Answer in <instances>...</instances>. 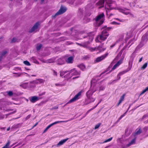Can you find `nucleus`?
Returning a JSON list of instances; mask_svg holds the SVG:
<instances>
[{"label": "nucleus", "instance_id": "49", "mask_svg": "<svg viewBox=\"0 0 148 148\" xmlns=\"http://www.w3.org/2000/svg\"><path fill=\"white\" fill-rule=\"evenodd\" d=\"M103 21L101 20L100 21V22L99 23L100 25H101L103 23Z\"/></svg>", "mask_w": 148, "mask_h": 148}, {"label": "nucleus", "instance_id": "60", "mask_svg": "<svg viewBox=\"0 0 148 148\" xmlns=\"http://www.w3.org/2000/svg\"><path fill=\"white\" fill-rule=\"evenodd\" d=\"M12 110H12L10 109H8L7 110V111H12Z\"/></svg>", "mask_w": 148, "mask_h": 148}, {"label": "nucleus", "instance_id": "3", "mask_svg": "<svg viewBox=\"0 0 148 148\" xmlns=\"http://www.w3.org/2000/svg\"><path fill=\"white\" fill-rule=\"evenodd\" d=\"M82 92V91L79 92L77 94L75 95V96L71 99L68 103H70L78 100L79 98V97L81 95Z\"/></svg>", "mask_w": 148, "mask_h": 148}, {"label": "nucleus", "instance_id": "18", "mask_svg": "<svg viewBox=\"0 0 148 148\" xmlns=\"http://www.w3.org/2000/svg\"><path fill=\"white\" fill-rule=\"evenodd\" d=\"M125 94H123L122 96L121 97L119 101V102L118 103V104H117L116 106H119L121 103L122 102V101H123L125 96Z\"/></svg>", "mask_w": 148, "mask_h": 148}, {"label": "nucleus", "instance_id": "50", "mask_svg": "<svg viewBox=\"0 0 148 148\" xmlns=\"http://www.w3.org/2000/svg\"><path fill=\"white\" fill-rule=\"evenodd\" d=\"M55 85L56 86H60L61 85V84H55Z\"/></svg>", "mask_w": 148, "mask_h": 148}, {"label": "nucleus", "instance_id": "47", "mask_svg": "<svg viewBox=\"0 0 148 148\" xmlns=\"http://www.w3.org/2000/svg\"><path fill=\"white\" fill-rule=\"evenodd\" d=\"M48 129L46 127V128L44 130V131L43 132V133H44Z\"/></svg>", "mask_w": 148, "mask_h": 148}, {"label": "nucleus", "instance_id": "30", "mask_svg": "<svg viewBox=\"0 0 148 148\" xmlns=\"http://www.w3.org/2000/svg\"><path fill=\"white\" fill-rule=\"evenodd\" d=\"M147 63H145L141 67V69H145L147 66Z\"/></svg>", "mask_w": 148, "mask_h": 148}, {"label": "nucleus", "instance_id": "1", "mask_svg": "<svg viewBox=\"0 0 148 148\" xmlns=\"http://www.w3.org/2000/svg\"><path fill=\"white\" fill-rule=\"evenodd\" d=\"M109 36V34L106 30L102 31L100 34L98 35L95 39L97 42H101L106 40Z\"/></svg>", "mask_w": 148, "mask_h": 148}, {"label": "nucleus", "instance_id": "34", "mask_svg": "<svg viewBox=\"0 0 148 148\" xmlns=\"http://www.w3.org/2000/svg\"><path fill=\"white\" fill-rule=\"evenodd\" d=\"M101 124V123H99L98 124L96 125L95 126V129H96L98 128L100 126Z\"/></svg>", "mask_w": 148, "mask_h": 148}, {"label": "nucleus", "instance_id": "29", "mask_svg": "<svg viewBox=\"0 0 148 148\" xmlns=\"http://www.w3.org/2000/svg\"><path fill=\"white\" fill-rule=\"evenodd\" d=\"M127 112H125L124 113L123 115H121L120 117L119 118L118 121H119L120 120H121L122 118L123 117H124V116H125V115H126V113Z\"/></svg>", "mask_w": 148, "mask_h": 148}, {"label": "nucleus", "instance_id": "4", "mask_svg": "<svg viewBox=\"0 0 148 148\" xmlns=\"http://www.w3.org/2000/svg\"><path fill=\"white\" fill-rule=\"evenodd\" d=\"M91 87L90 89L86 93V95L88 97L90 95H92L93 93L96 90V89L95 88V87L93 86L92 87L91 84Z\"/></svg>", "mask_w": 148, "mask_h": 148}, {"label": "nucleus", "instance_id": "36", "mask_svg": "<svg viewBox=\"0 0 148 148\" xmlns=\"http://www.w3.org/2000/svg\"><path fill=\"white\" fill-rule=\"evenodd\" d=\"M7 53V51H3L2 52L1 54V56H2V57H3L4 55H5V54H6Z\"/></svg>", "mask_w": 148, "mask_h": 148}, {"label": "nucleus", "instance_id": "26", "mask_svg": "<svg viewBox=\"0 0 148 148\" xmlns=\"http://www.w3.org/2000/svg\"><path fill=\"white\" fill-rule=\"evenodd\" d=\"M78 66L82 71H84L85 69V66L83 64H81L78 65Z\"/></svg>", "mask_w": 148, "mask_h": 148}, {"label": "nucleus", "instance_id": "54", "mask_svg": "<svg viewBox=\"0 0 148 148\" xmlns=\"http://www.w3.org/2000/svg\"><path fill=\"white\" fill-rule=\"evenodd\" d=\"M38 124V122L36 123V124L33 126V127H34L36 126Z\"/></svg>", "mask_w": 148, "mask_h": 148}, {"label": "nucleus", "instance_id": "53", "mask_svg": "<svg viewBox=\"0 0 148 148\" xmlns=\"http://www.w3.org/2000/svg\"><path fill=\"white\" fill-rule=\"evenodd\" d=\"M104 89V88L103 87H100V90H103Z\"/></svg>", "mask_w": 148, "mask_h": 148}, {"label": "nucleus", "instance_id": "17", "mask_svg": "<svg viewBox=\"0 0 148 148\" xmlns=\"http://www.w3.org/2000/svg\"><path fill=\"white\" fill-rule=\"evenodd\" d=\"M136 138L135 137L130 142L126 145V147H128L131 145L134 144L135 143Z\"/></svg>", "mask_w": 148, "mask_h": 148}, {"label": "nucleus", "instance_id": "16", "mask_svg": "<svg viewBox=\"0 0 148 148\" xmlns=\"http://www.w3.org/2000/svg\"><path fill=\"white\" fill-rule=\"evenodd\" d=\"M57 64L58 65H62L65 63V60L64 58H60L57 60Z\"/></svg>", "mask_w": 148, "mask_h": 148}, {"label": "nucleus", "instance_id": "52", "mask_svg": "<svg viewBox=\"0 0 148 148\" xmlns=\"http://www.w3.org/2000/svg\"><path fill=\"white\" fill-rule=\"evenodd\" d=\"M77 44L78 45H79L80 46H82V47H84V45H82L81 44H80V43H77Z\"/></svg>", "mask_w": 148, "mask_h": 148}, {"label": "nucleus", "instance_id": "55", "mask_svg": "<svg viewBox=\"0 0 148 148\" xmlns=\"http://www.w3.org/2000/svg\"><path fill=\"white\" fill-rule=\"evenodd\" d=\"M16 110H15L13 112H12L11 113V114H14V113H15V112H16Z\"/></svg>", "mask_w": 148, "mask_h": 148}, {"label": "nucleus", "instance_id": "33", "mask_svg": "<svg viewBox=\"0 0 148 148\" xmlns=\"http://www.w3.org/2000/svg\"><path fill=\"white\" fill-rule=\"evenodd\" d=\"M24 63L27 65V66H30V63L27 61V60H26V61H24Z\"/></svg>", "mask_w": 148, "mask_h": 148}, {"label": "nucleus", "instance_id": "14", "mask_svg": "<svg viewBox=\"0 0 148 148\" xmlns=\"http://www.w3.org/2000/svg\"><path fill=\"white\" fill-rule=\"evenodd\" d=\"M67 121H55V122L51 123V124L49 125H48L47 127L48 129H49L52 126H53V125H54L56 124H58V123H62V122H67Z\"/></svg>", "mask_w": 148, "mask_h": 148}, {"label": "nucleus", "instance_id": "38", "mask_svg": "<svg viewBox=\"0 0 148 148\" xmlns=\"http://www.w3.org/2000/svg\"><path fill=\"white\" fill-rule=\"evenodd\" d=\"M112 24L114 25H119L120 24V23H117L115 21H113L112 22Z\"/></svg>", "mask_w": 148, "mask_h": 148}, {"label": "nucleus", "instance_id": "28", "mask_svg": "<svg viewBox=\"0 0 148 148\" xmlns=\"http://www.w3.org/2000/svg\"><path fill=\"white\" fill-rule=\"evenodd\" d=\"M42 45L41 44L38 45L36 47V49L37 50H39L41 48Z\"/></svg>", "mask_w": 148, "mask_h": 148}, {"label": "nucleus", "instance_id": "25", "mask_svg": "<svg viewBox=\"0 0 148 148\" xmlns=\"http://www.w3.org/2000/svg\"><path fill=\"white\" fill-rule=\"evenodd\" d=\"M10 140H8V142L5 145V146H4V147H3L2 148H10L9 147V145L10 144Z\"/></svg>", "mask_w": 148, "mask_h": 148}, {"label": "nucleus", "instance_id": "57", "mask_svg": "<svg viewBox=\"0 0 148 148\" xmlns=\"http://www.w3.org/2000/svg\"><path fill=\"white\" fill-rule=\"evenodd\" d=\"M142 57L139 60V62H141L142 61Z\"/></svg>", "mask_w": 148, "mask_h": 148}, {"label": "nucleus", "instance_id": "20", "mask_svg": "<svg viewBox=\"0 0 148 148\" xmlns=\"http://www.w3.org/2000/svg\"><path fill=\"white\" fill-rule=\"evenodd\" d=\"M69 139L68 138H66L64 139H63L62 140H61L58 143V145H63L64 143L67 140Z\"/></svg>", "mask_w": 148, "mask_h": 148}, {"label": "nucleus", "instance_id": "2", "mask_svg": "<svg viewBox=\"0 0 148 148\" xmlns=\"http://www.w3.org/2000/svg\"><path fill=\"white\" fill-rule=\"evenodd\" d=\"M108 53L107 52L105 54L96 58L95 62V63L99 62L104 60L108 56Z\"/></svg>", "mask_w": 148, "mask_h": 148}, {"label": "nucleus", "instance_id": "51", "mask_svg": "<svg viewBox=\"0 0 148 148\" xmlns=\"http://www.w3.org/2000/svg\"><path fill=\"white\" fill-rule=\"evenodd\" d=\"M90 111L89 110H88L87 112H86V114L85 116H86L87 114H88V113L90 112Z\"/></svg>", "mask_w": 148, "mask_h": 148}, {"label": "nucleus", "instance_id": "58", "mask_svg": "<svg viewBox=\"0 0 148 148\" xmlns=\"http://www.w3.org/2000/svg\"><path fill=\"white\" fill-rule=\"evenodd\" d=\"M79 77V76H77V77H73V79H75L76 78H77L78 77Z\"/></svg>", "mask_w": 148, "mask_h": 148}, {"label": "nucleus", "instance_id": "44", "mask_svg": "<svg viewBox=\"0 0 148 148\" xmlns=\"http://www.w3.org/2000/svg\"><path fill=\"white\" fill-rule=\"evenodd\" d=\"M99 103H98L95 106L93 107V108H91L89 110L90 111H91L92 110H93L94 109H95V108H96V107L97 106V105H98Z\"/></svg>", "mask_w": 148, "mask_h": 148}, {"label": "nucleus", "instance_id": "62", "mask_svg": "<svg viewBox=\"0 0 148 148\" xmlns=\"http://www.w3.org/2000/svg\"><path fill=\"white\" fill-rule=\"evenodd\" d=\"M45 0H41V2L42 3H43L44 1Z\"/></svg>", "mask_w": 148, "mask_h": 148}, {"label": "nucleus", "instance_id": "64", "mask_svg": "<svg viewBox=\"0 0 148 148\" xmlns=\"http://www.w3.org/2000/svg\"><path fill=\"white\" fill-rule=\"evenodd\" d=\"M132 40H130L129 41V42L128 43H130L131 42V41H132Z\"/></svg>", "mask_w": 148, "mask_h": 148}, {"label": "nucleus", "instance_id": "23", "mask_svg": "<svg viewBox=\"0 0 148 148\" xmlns=\"http://www.w3.org/2000/svg\"><path fill=\"white\" fill-rule=\"evenodd\" d=\"M68 72H69V71H60V77H62L65 75L66 73H68Z\"/></svg>", "mask_w": 148, "mask_h": 148}, {"label": "nucleus", "instance_id": "19", "mask_svg": "<svg viewBox=\"0 0 148 148\" xmlns=\"http://www.w3.org/2000/svg\"><path fill=\"white\" fill-rule=\"evenodd\" d=\"M68 73H67L66 75H65L64 76V77L66 78L67 79H69L71 78L72 77V75L71 74V73L69 71V72Z\"/></svg>", "mask_w": 148, "mask_h": 148}, {"label": "nucleus", "instance_id": "43", "mask_svg": "<svg viewBox=\"0 0 148 148\" xmlns=\"http://www.w3.org/2000/svg\"><path fill=\"white\" fill-rule=\"evenodd\" d=\"M45 93H46L45 92H43L42 93H41L39 94V96H40L44 95H45Z\"/></svg>", "mask_w": 148, "mask_h": 148}, {"label": "nucleus", "instance_id": "40", "mask_svg": "<svg viewBox=\"0 0 148 148\" xmlns=\"http://www.w3.org/2000/svg\"><path fill=\"white\" fill-rule=\"evenodd\" d=\"M115 19H116V20H117V21H120V22H123V20L121 19H119V18H116Z\"/></svg>", "mask_w": 148, "mask_h": 148}, {"label": "nucleus", "instance_id": "5", "mask_svg": "<svg viewBox=\"0 0 148 148\" xmlns=\"http://www.w3.org/2000/svg\"><path fill=\"white\" fill-rule=\"evenodd\" d=\"M66 10V9L61 6L59 11L56 13L55 15L53 16L54 17L58 15L62 14L65 12Z\"/></svg>", "mask_w": 148, "mask_h": 148}, {"label": "nucleus", "instance_id": "61", "mask_svg": "<svg viewBox=\"0 0 148 148\" xmlns=\"http://www.w3.org/2000/svg\"><path fill=\"white\" fill-rule=\"evenodd\" d=\"M107 71H105L104 72H103V73H102L101 74V75H102V74H103V73H105V72H106Z\"/></svg>", "mask_w": 148, "mask_h": 148}, {"label": "nucleus", "instance_id": "22", "mask_svg": "<svg viewBox=\"0 0 148 148\" xmlns=\"http://www.w3.org/2000/svg\"><path fill=\"white\" fill-rule=\"evenodd\" d=\"M20 86L24 88H26L28 87V83H23L20 85Z\"/></svg>", "mask_w": 148, "mask_h": 148}, {"label": "nucleus", "instance_id": "31", "mask_svg": "<svg viewBox=\"0 0 148 148\" xmlns=\"http://www.w3.org/2000/svg\"><path fill=\"white\" fill-rule=\"evenodd\" d=\"M148 90V89L147 87H146L145 89L143 90L141 93H140V95H141L144 93L145 92H146Z\"/></svg>", "mask_w": 148, "mask_h": 148}, {"label": "nucleus", "instance_id": "8", "mask_svg": "<svg viewBox=\"0 0 148 148\" xmlns=\"http://www.w3.org/2000/svg\"><path fill=\"white\" fill-rule=\"evenodd\" d=\"M142 132V130L140 127H138L136 129L134 133L132 134L135 137L136 135L140 134Z\"/></svg>", "mask_w": 148, "mask_h": 148}, {"label": "nucleus", "instance_id": "6", "mask_svg": "<svg viewBox=\"0 0 148 148\" xmlns=\"http://www.w3.org/2000/svg\"><path fill=\"white\" fill-rule=\"evenodd\" d=\"M69 71L72 77L74 75H79L80 74V72L77 71L75 68Z\"/></svg>", "mask_w": 148, "mask_h": 148}, {"label": "nucleus", "instance_id": "63", "mask_svg": "<svg viewBox=\"0 0 148 148\" xmlns=\"http://www.w3.org/2000/svg\"><path fill=\"white\" fill-rule=\"evenodd\" d=\"M10 128H8L7 129V130L8 131L10 130Z\"/></svg>", "mask_w": 148, "mask_h": 148}, {"label": "nucleus", "instance_id": "21", "mask_svg": "<svg viewBox=\"0 0 148 148\" xmlns=\"http://www.w3.org/2000/svg\"><path fill=\"white\" fill-rule=\"evenodd\" d=\"M45 82V80L41 79H37L36 83L37 84H41L44 83Z\"/></svg>", "mask_w": 148, "mask_h": 148}, {"label": "nucleus", "instance_id": "45", "mask_svg": "<svg viewBox=\"0 0 148 148\" xmlns=\"http://www.w3.org/2000/svg\"><path fill=\"white\" fill-rule=\"evenodd\" d=\"M96 48H90V50L91 51H94L95 50Z\"/></svg>", "mask_w": 148, "mask_h": 148}, {"label": "nucleus", "instance_id": "59", "mask_svg": "<svg viewBox=\"0 0 148 148\" xmlns=\"http://www.w3.org/2000/svg\"><path fill=\"white\" fill-rule=\"evenodd\" d=\"M147 116L146 115H144L143 116L142 118H143V119H144L145 118V117Z\"/></svg>", "mask_w": 148, "mask_h": 148}, {"label": "nucleus", "instance_id": "9", "mask_svg": "<svg viewBox=\"0 0 148 148\" xmlns=\"http://www.w3.org/2000/svg\"><path fill=\"white\" fill-rule=\"evenodd\" d=\"M42 98L40 97L38 98L36 96H34L31 97V98L29 99V100L32 103H34L39 99Z\"/></svg>", "mask_w": 148, "mask_h": 148}, {"label": "nucleus", "instance_id": "37", "mask_svg": "<svg viewBox=\"0 0 148 148\" xmlns=\"http://www.w3.org/2000/svg\"><path fill=\"white\" fill-rule=\"evenodd\" d=\"M8 95L9 96H12L13 95V93L12 91H9L7 92Z\"/></svg>", "mask_w": 148, "mask_h": 148}, {"label": "nucleus", "instance_id": "39", "mask_svg": "<svg viewBox=\"0 0 148 148\" xmlns=\"http://www.w3.org/2000/svg\"><path fill=\"white\" fill-rule=\"evenodd\" d=\"M16 38H14L12 39L11 42H15L16 41Z\"/></svg>", "mask_w": 148, "mask_h": 148}, {"label": "nucleus", "instance_id": "35", "mask_svg": "<svg viewBox=\"0 0 148 148\" xmlns=\"http://www.w3.org/2000/svg\"><path fill=\"white\" fill-rule=\"evenodd\" d=\"M112 137L110 138H108V139L106 140L105 141H104V143H105L107 142H109L112 140Z\"/></svg>", "mask_w": 148, "mask_h": 148}, {"label": "nucleus", "instance_id": "13", "mask_svg": "<svg viewBox=\"0 0 148 148\" xmlns=\"http://www.w3.org/2000/svg\"><path fill=\"white\" fill-rule=\"evenodd\" d=\"M104 16V15L103 13L98 15L95 18V20L96 22H97L100 20H101Z\"/></svg>", "mask_w": 148, "mask_h": 148}, {"label": "nucleus", "instance_id": "11", "mask_svg": "<svg viewBox=\"0 0 148 148\" xmlns=\"http://www.w3.org/2000/svg\"><path fill=\"white\" fill-rule=\"evenodd\" d=\"M131 67H128L126 70L122 71L121 72H120L117 75V77H119V78H120V76L121 75L124 74L126 73L127 72L130 71L131 70Z\"/></svg>", "mask_w": 148, "mask_h": 148}, {"label": "nucleus", "instance_id": "15", "mask_svg": "<svg viewBox=\"0 0 148 148\" xmlns=\"http://www.w3.org/2000/svg\"><path fill=\"white\" fill-rule=\"evenodd\" d=\"M67 121H55V122L51 123V124L49 125H48L47 127L48 129H49L52 126H53V125H54L56 124H58V123H62V122H67Z\"/></svg>", "mask_w": 148, "mask_h": 148}, {"label": "nucleus", "instance_id": "41", "mask_svg": "<svg viewBox=\"0 0 148 148\" xmlns=\"http://www.w3.org/2000/svg\"><path fill=\"white\" fill-rule=\"evenodd\" d=\"M31 116V114H29L28 115H27L26 117L25 118V120H26L28 119H29L30 117Z\"/></svg>", "mask_w": 148, "mask_h": 148}, {"label": "nucleus", "instance_id": "24", "mask_svg": "<svg viewBox=\"0 0 148 148\" xmlns=\"http://www.w3.org/2000/svg\"><path fill=\"white\" fill-rule=\"evenodd\" d=\"M104 3V0H100L97 3L98 5H103Z\"/></svg>", "mask_w": 148, "mask_h": 148}, {"label": "nucleus", "instance_id": "48", "mask_svg": "<svg viewBox=\"0 0 148 148\" xmlns=\"http://www.w3.org/2000/svg\"><path fill=\"white\" fill-rule=\"evenodd\" d=\"M123 13L126 15H127L130 14V12H123Z\"/></svg>", "mask_w": 148, "mask_h": 148}, {"label": "nucleus", "instance_id": "42", "mask_svg": "<svg viewBox=\"0 0 148 148\" xmlns=\"http://www.w3.org/2000/svg\"><path fill=\"white\" fill-rule=\"evenodd\" d=\"M4 117L3 115L0 114V119H3Z\"/></svg>", "mask_w": 148, "mask_h": 148}, {"label": "nucleus", "instance_id": "10", "mask_svg": "<svg viewBox=\"0 0 148 148\" xmlns=\"http://www.w3.org/2000/svg\"><path fill=\"white\" fill-rule=\"evenodd\" d=\"M74 59V56H70L65 60V61L67 64H72L73 62Z\"/></svg>", "mask_w": 148, "mask_h": 148}, {"label": "nucleus", "instance_id": "27", "mask_svg": "<svg viewBox=\"0 0 148 148\" xmlns=\"http://www.w3.org/2000/svg\"><path fill=\"white\" fill-rule=\"evenodd\" d=\"M98 49L99 50H101L102 51H104L106 49V47H102L101 46H99L98 47Z\"/></svg>", "mask_w": 148, "mask_h": 148}, {"label": "nucleus", "instance_id": "46", "mask_svg": "<svg viewBox=\"0 0 148 148\" xmlns=\"http://www.w3.org/2000/svg\"><path fill=\"white\" fill-rule=\"evenodd\" d=\"M115 45V43L114 44H112V45H111L110 46V48H112L113 47H114Z\"/></svg>", "mask_w": 148, "mask_h": 148}, {"label": "nucleus", "instance_id": "56", "mask_svg": "<svg viewBox=\"0 0 148 148\" xmlns=\"http://www.w3.org/2000/svg\"><path fill=\"white\" fill-rule=\"evenodd\" d=\"M2 57H3L1 56H0V62L1 60L2 59Z\"/></svg>", "mask_w": 148, "mask_h": 148}, {"label": "nucleus", "instance_id": "7", "mask_svg": "<svg viewBox=\"0 0 148 148\" xmlns=\"http://www.w3.org/2000/svg\"><path fill=\"white\" fill-rule=\"evenodd\" d=\"M122 63V60H120L117 63L115 64L114 66L112 68V69L111 71H110L109 72V73L110 72H111V71H113V70H114V69H115L118 66H119L121 63Z\"/></svg>", "mask_w": 148, "mask_h": 148}, {"label": "nucleus", "instance_id": "32", "mask_svg": "<svg viewBox=\"0 0 148 148\" xmlns=\"http://www.w3.org/2000/svg\"><path fill=\"white\" fill-rule=\"evenodd\" d=\"M52 71L53 72V75L56 77H57L58 75L57 72L53 69H52Z\"/></svg>", "mask_w": 148, "mask_h": 148}, {"label": "nucleus", "instance_id": "12", "mask_svg": "<svg viewBox=\"0 0 148 148\" xmlns=\"http://www.w3.org/2000/svg\"><path fill=\"white\" fill-rule=\"evenodd\" d=\"M39 25V24L38 22L36 23L34 25L31 29L29 30V32L31 33L34 32V31H35V30L37 29Z\"/></svg>", "mask_w": 148, "mask_h": 148}]
</instances>
